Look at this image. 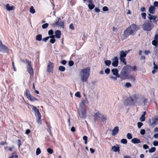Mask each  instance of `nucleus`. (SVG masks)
I'll use <instances>...</instances> for the list:
<instances>
[{
  "instance_id": "obj_1",
  "label": "nucleus",
  "mask_w": 158,
  "mask_h": 158,
  "mask_svg": "<svg viewBox=\"0 0 158 158\" xmlns=\"http://www.w3.org/2000/svg\"><path fill=\"white\" fill-rule=\"evenodd\" d=\"M131 66L127 64L123 66L119 74V78L123 80L127 79L131 71Z\"/></svg>"
},
{
  "instance_id": "obj_2",
  "label": "nucleus",
  "mask_w": 158,
  "mask_h": 158,
  "mask_svg": "<svg viewBox=\"0 0 158 158\" xmlns=\"http://www.w3.org/2000/svg\"><path fill=\"white\" fill-rule=\"evenodd\" d=\"M90 69L89 67L86 68L82 69L80 72V74L81 80L82 82H87L88 79L90 75Z\"/></svg>"
},
{
  "instance_id": "obj_3",
  "label": "nucleus",
  "mask_w": 158,
  "mask_h": 158,
  "mask_svg": "<svg viewBox=\"0 0 158 158\" xmlns=\"http://www.w3.org/2000/svg\"><path fill=\"white\" fill-rule=\"evenodd\" d=\"M33 107L32 108V110L34 111L36 117V119L37 123L39 124H41V114L39 111V110L37 108L36 106H34L32 105Z\"/></svg>"
},
{
  "instance_id": "obj_4",
  "label": "nucleus",
  "mask_w": 158,
  "mask_h": 158,
  "mask_svg": "<svg viewBox=\"0 0 158 158\" xmlns=\"http://www.w3.org/2000/svg\"><path fill=\"white\" fill-rule=\"evenodd\" d=\"M129 52V50L125 51H121L119 53V59L121 61L123 62L125 65L127 63L125 57L126 56L127 54Z\"/></svg>"
},
{
  "instance_id": "obj_5",
  "label": "nucleus",
  "mask_w": 158,
  "mask_h": 158,
  "mask_svg": "<svg viewBox=\"0 0 158 158\" xmlns=\"http://www.w3.org/2000/svg\"><path fill=\"white\" fill-rule=\"evenodd\" d=\"M131 99L127 98L125 100L124 104L126 105H132L134 104V102L136 99V97L135 95L134 94L130 97Z\"/></svg>"
},
{
  "instance_id": "obj_6",
  "label": "nucleus",
  "mask_w": 158,
  "mask_h": 158,
  "mask_svg": "<svg viewBox=\"0 0 158 158\" xmlns=\"http://www.w3.org/2000/svg\"><path fill=\"white\" fill-rule=\"evenodd\" d=\"M111 72L113 75L115 76H110L109 77L114 80H116L117 78L119 77V74H118V71L117 69H114L111 70Z\"/></svg>"
},
{
  "instance_id": "obj_7",
  "label": "nucleus",
  "mask_w": 158,
  "mask_h": 158,
  "mask_svg": "<svg viewBox=\"0 0 158 158\" xmlns=\"http://www.w3.org/2000/svg\"><path fill=\"white\" fill-rule=\"evenodd\" d=\"M52 25L53 26H58L64 28V22L63 20H61L60 18H57V19H56L54 23H53Z\"/></svg>"
},
{
  "instance_id": "obj_8",
  "label": "nucleus",
  "mask_w": 158,
  "mask_h": 158,
  "mask_svg": "<svg viewBox=\"0 0 158 158\" xmlns=\"http://www.w3.org/2000/svg\"><path fill=\"white\" fill-rule=\"evenodd\" d=\"M24 94L26 96L27 98L31 101H38L39 100L37 98L31 96L29 90L28 89L26 90Z\"/></svg>"
},
{
  "instance_id": "obj_9",
  "label": "nucleus",
  "mask_w": 158,
  "mask_h": 158,
  "mask_svg": "<svg viewBox=\"0 0 158 158\" xmlns=\"http://www.w3.org/2000/svg\"><path fill=\"white\" fill-rule=\"evenodd\" d=\"M133 33L129 28H127L124 32V37L122 39V40H123L126 39L129 35H132Z\"/></svg>"
},
{
  "instance_id": "obj_10",
  "label": "nucleus",
  "mask_w": 158,
  "mask_h": 158,
  "mask_svg": "<svg viewBox=\"0 0 158 158\" xmlns=\"http://www.w3.org/2000/svg\"><path fill=\"white\" fill-rule=\"evenodd\" d=\"M143 29L146 31H150L152 29L150 23L148 22H145L143 25Z\"/></svg>"
},
{
  "instance_id": "obj_11",
  "label": "nucleus",
  "mask_w": 158,
  "mask_h": 158,
  "mask_svg": "<svg viewBox=\"0 0 158 158\" xmlns=\"http://www.w3.org/2000/svg\"><path fill=\"white\" fill-rule=\"evenodd\" d=\"M26 64L28 65L27 71L28 73L31 75L33 74V70L31 66V62L30 61L26 60Z\"/></svg>"
},
{
  "instance_id": "obj_12",
  "label": "nucleus",
  "mask_w": 158,
  "mask_h": 158,
  "mask_svg": "<svg viewBox=\"0 0 158 158\" xmlns=\"http://www.w3.org/2000/svg\"><path fill=\"white\" fill-rule=\"evenodd\" d=\"M154 38V39L152 42V44L154 46L155 48H157L158 47V34H156Z\"/></svg>"
},
{
  "instance_id": "obj_13",
  "label": "nucleus",
  "mask_w": 158,
  "mask_h": 158,
  "mask_svg": "<svg viewBox=\"0 0 158 158\" xmlns=\"http://www.w3.org/2000/svg\"><path fill=\"white\" fill-rule=\"evenodd\" d=\"M131 31L133 33L137 31L138 29V28L137 25L135 24H132L128 27Z\"/></svg>"
},
{
  "instance_id": "obj_14",
  "label": "nucleus",
  "mask_w": 158,
  "mask_h": 158,
  "mask_svg": "<svg viewBox=\"0 0 158 158\" xmlns=\"http://www.w3.org/2000/svg\"><path fill=\"white\" fill-rule=\"evenodd\" d=\"M112 65L114 67L118 66V57L117 56L114 57L112 59Z\"/></svg>"
},
{
  "instance_id": "obj_15",
  "label": "nucleus",
  "mask_w": 158,
  "mask_h": 158,
  "mask_svg": "<svg viewBox=\"0 0 158 158\" xmlns=\"http://www.w3.org/2000/svg\"><path fill=\"white\" fill-rule=\"evenodd\" d=\"M53 64L49 61L47 67V72H53Z\"/></svg>"
},
{
  "instance_id": "obj_16",
  "label": "nucleus",
  "mask_w": 158,
  "mask_h": 158,
  "mask_svg": "<svg viewBox=\"0 0 158 158\" xmlns=\"http://www.w3.org/2000/svg\"><path fill=\"white\" fill-rule=\"evenodd\" d=\"M0 52H2L4 53L8 52V48L6 46L3 45L0 46Z\"/></svg>"
},
{
  "instance_id": "obj_17",
  "label": "nucleus",
  "mask_w": 158,
  "mask_h": 158,
  "mask_svg": "<svg viewBox=\"0 0 158 158\" xmlns=\"http://www.w3.org/2000/svg\"><path fill=\"white\" fill-rule=\"evenodd\" d=\"M79 114L80 118H85L86 117V111L85 110H81Z\"/></svg>"
},
{
  "instance_id": "obj_18",
  "label": "nucleus",
  "mask_w": 158,
  "mask_h": 158,
  "mask_svg": "<svg viewBox=\"0 0 158 158\" xmlns=\"http://www.w3.org/2000/svg\"><path fill=\"white\" fill-rule=\"evenodd\" d=\"M119 131V127L118 126H116L112 130V135L114 136L117 135Z\"/></svg>"
},
{
  "instance_id": "obj_19",
  "label": "nucleus",
  "mask_w": 158,
  "mask_h": 158,
  "mask_svg": "<svg viewBox=\"0 0 158 158\" xmlns=\"http://www.w3.org/2000/svg\"><path fill=\"white\" fill-rule=\"evenodd\" d=\"M101 114L99 113L98 112L96 113L94 116V121H95L97 120L98 119L101 118Z\"/></svg>"
},
{
  "instance_id": "obj_20",
  "label": "nucleus",
  "mask_w": 158,
  "mask_h": 158,
  "mask_svg": "<svg viewBox=\"0 0 158 158\" xmlns=\"http://www.w3.org/2000/svg\"><path fill=\"white\" fill-rule=\"evenodd\" d=\"M55 36L56 38L59 39L60 38L61 35V32L60 31L56 30L55 32Z\"/></svg>"
},
{
  "instance_id": "obj_21",
  "label": "nucleus",
  "mask_w": 158,
  "mask_h": 158,
  "mask_svg": "<svg viewBox=\"0 0 158 158\" xmlns=\"http://www.w3.org/2000/svg\"><path fill=\"white\" fill-rule=\"evenodd\" d=\"M131 142L134 144H137L140 143V141L139 139L135 138L131 139Z\"/></svg>"
},
{
  "instance_id": "obj_22",
  "label": "nucleus",
  "mask_w": 158,
  "mask_h": 158,
  "mask_svg": "<svg viewBox=\"0 0 158 158\" xmlns=\"http://www.w3.org/2000/svg\"><path fill=\"white\" fill-rule=\"evenodd\" d=\"M155 8L154 6H151L149 8L148 11L151 14H154Z\"/></svg>"
},
{
  "instance_id": "obj_23",
  "label": "nucleus",
  "mask_w": 158,
  "mask_h": 158,
  "mask_svg": "<svg viewBox=\"0 0 158 158\" xmlns=\"http://www.w3.org/2000/svg\"><path fill=\"white\" fill-rule=\"evenodd\" d=\"M128 79H129L131 82H134L136 80L135 77L131 75H129Z\"/></svg>"
},
{
  "instance_id": "obj_24",
  "label": "nucleus",
  "mask_w": 158,
  "mask_h": 158,
  "mask_svg": "<svg viewBox=\"0 0 158 158\" xmlns=\"http://www.w3.org/2000/svg\"><path fill=\"white\" fill-rule=\"evenodd\" d=\"M111 150L114 152H117L119 151V147L115 146L112 147Z\"/></svg>"
},
{
  "instance_id": "obj_25",
  "label": "nucleus",
  "mask_w": 158,
  "mask_h": 158,
  "mask_svg": "<svg viewBox=\"0 0 158 158\" xmlns=\"http://www.w3.org/2000/svg\"><path fill=\"white\" fill-rule=\"evenodd\" d=\"M152 123H151V125L152 126L154 125L158 124V122L157 123V121L155 117L152 118Z\"/></svg>"
},
{
  "instance_id": "obj_26",
  "label": "nucleus",
  "mask_w": 158,
  "mask_h": 158,
  "mask_svg": "<svg viewBox=\"0 0 158 158\" xmlns=\"http://www.w3.org/2000/svg\"><path fill=\"white\" fill-rule=\"evenodd\" d=\"M13 6H10L9 4H7L6 5V9L7 10H12L13 9Z\"/></svg>"
},
{
  "instance_id": "obj_27",
  "label": "nucleus",
  "mask_w": 158,
  "mask_h": 158,
  "mask_svg": "<svg viewBox=\"0 0 158 158\" xmlns=\"http://www.w3.org/2000/svg\"><path fill=\"white\" fill-rule=\"evenodd\" d=\"M157 18V17L156 15L153 16L152 15V16L151 17H148V19H149L150 20H153V22L154 23H156V19Z\"/></svg>"
},
{
  "instance_id": "obj_28",
  "label": "nucleus",
  "mask_w": 158,
  "mask_h": 158,
  "mask_svg": "<svg viewBox=\"0 0 158 158\" xmlns=\"http://www.w3.org/2000/svg\"><path fill=\"white\" fill-rule=\"evenodd\" d=\"M42 35L41 34L37 35L36 36V40L38 41H40L42 40Z\"/></svg>"
},
{
  "instance_id": "obj_29",
  "label": "nucleus",
  "mask_w": 158,
  "mask_h": 158,
  "mask_svg": "<svg viewBox=\"0 0 158 158\" xmlns=\"http://www.w3.org/2000/svg\"><path fill=\"white\" fill-rule=\"evenodd\" d=\"M101 120L103 122H106V121L107 120V118L106 116L103 115H101Z\"/></svg>"
},
{
  "instance_id": "obj_30",
  "label": "nucleus",
  "mask_w": 158,
  "mask_h": 158,
  "mask_svg": "<svg viewBox=\"0 0 158 158\" xmlns=\"http://www.w3.org/2000/svg\"><path fill=\"white\" fill-rule=\"evenodd\" d=\"M104 63L106 66H109L110 65L111 62L110 60H106L105 61Z\"/></svg>"
},
{
  "instance_id": "obj_31",
  "label": "nucleus",
  "mask_w": 158,
  "mask_h": 158,
  "mask_svg": "<svg viewBox=\"0 0 158 158\" xmlns=\"http://www.w3.org/2000/svg\"><path fill=\"white\" fill-rule=\"evenodd\" d=\"M142 102H139V105H140L142 104H143L144 105L146 104L147 100L146 99L144 98H142Z\"/></svg>"
},
{
  "instance_id": "obj_32",
  "label": "nucleus",
  "mask_w": 158,
  "mask_h": 158,
  "mask_svg": "<svg viewBox=\"0 0 158 158\" xmlns=\"http://www.w3.org/2000/svg\"><path fill=\"white\" fill-rule=\"evenodd\" d=\"M58 69L61 72H64L65 70V68L64 66H60L59 67Z\"/></svg>"
},
{
  "instance_id": "obj_33",
  "label": "nucleus",
  "mask_w": 158,
  "mask_h": 158,
  "mask_svg": "<svg viewBox=\"0 0 158 158\" xmlns=\"http://www.w3.org/2000/svg\"><path fill=\"white\" fill-rule=\"evenodd\" d=\"M30 12L32 14H34L35 12V10L34 9L33 6H31L30 8Z\"/></svg>"
},
{
  "instance_id": "obj_34",
  "label": "nucleus",
  "mask_w": 158,
  "mask_h": 158,
  "mask_svg": "<svg viewBox=\"0 0 158 158\" xmlns=\"http://www.w3.org/2000/svg\"><path fill=\"white\" fill-rule=\"evenodd\" d=\"M88 6L90 10H92L94 7L95 6L93 4H89Z\"/></svg>"
},
{
  "instance_id": "obj_35",
  "label": "nucleus",
  "mask_w": 158,
  "mask_h": 158,
  "mask_svg": "<svg viewBox=\"0 0 158 158\" xmlns=\"http://www.w3.org/2000/svg\"><path fill=\"white\" fill-rule=\"evenodd\" d=\"M156 150V148L154 147H152L151 149L149 150V152L150 153H152L154 152Z\"/></svg>"
},
{
  "instance_id": "obj_36",
  "label": "nucleus",
  "mask_w": 158,
  "mask_h": 158,
  "mask_svg": "<svg viewBox=\"0 0 158 158\" xmlns=\"http://www.w3.org/2000/svg\"><path fill=\"white\" fill-rule=\"evenodd\" d=\"M52 38V36H48L42 39L43 41L46 42L49 38Z\"/></svg>"
},
{
  "instance_id": "obj_37",
  "label": "nucleus",
  "mask_w": 158,
  "mask_h": 158,
  "mask_svg": "<svg viewBox=\"0 0 158 158\" xmlns=\"http://www.w3.org/2000/svg\"><path fill=\"white\" fill-rule=\"evenodd\" d=\"M121 142L123 144H125L127 143V140L125 139H123L121 140Z\"/></svg>"
},
{
  "instance_id": "obj_38",
  "label": "nucleus",
  "mask_w": 158,
  "mask_h": 158,
  "mask_svg": "<svg viewBox=\"0 0 158 158\" xmlns=\"http://www.w3.org/2000/svg\"><path fill=\"white\" fill-rule=\"evenodd\" d=\"M52 38H51V39L50 40V42L52 44H53L55 42V37L54 36H52Z\"/></svg>"
},
{
  "instance_id": "obj_39",
  "label": "nucleus",
  "mask_w": 158,
  "mask_h": 158,
  "mask_svg": "<svg viewBox=\"0 0 158 158\" xmlns=\"http://www.w3.org/2000/svg\"><path fill=\"white\" fill-rule=\"evenodd\" d=\"M127 137L128 139H131L132 138L131 134L129 133H127Z\"/></svg>"
},
{
  "instance_id": "obj_40",
  "label": "nucleus",
  "mask_w": 158,
  "mask_h": 158,
  "mask_svg": "<svg viewBox=\"0 0 158 158\" xmlns=\"http://www.w3.org/2000/svg\"><path fill=\"white\" fill-rule=\"evenodd\" d=\"M41 153V151L40 148H37L36 152V155H38L40 154Z\"/></svg>"
},
{
  "instance_id": "obj_41",
  "label": "nucleus",
  "mask_w": 158,
  "mask_h": 158,
  "mask_svg": "<svg viewBox=\"0 0 158 158\" xmlns=\"http://www.w3.org/2000/svg\"><path fill=\"white\" fill-rule=\"evenodd\" d=\"M47 151L50 154H52L53 152L52 149L50 148H48L47 149Z\"/></svg>"
},
{
  "instance_id": "obj_42",
  "label": "nucleus",
  "mask_w": 158,
  "mask_h": 158,
  "mask_svg": "<svg viewBox=\"0 0 158 158\" xmlns=\"http://www.w3.org/2000/svg\"><path fill=\"white\" fill-rule=\"evenodd\" d=\"M48 26V23H45L42 25V27L43 29H45L47 28Z\"/></svg>"
},
{
  "instance_id": "obj_43",
  "label": "nucleus",
  "mask_w": 158,
  "mask_h": 158,
  "mask_svg": "<svg viewBox=\"0 0 158 158\" xmlns=\"http://www.w3.org/2000/svg\"><path fill=\"white\" fill-rule=\"evenodd\" d=\"M83 139L85 140V143L86 144L87 143V139L88 138L86 136H84L83 137Z\"/></svg>"
},
{
  "instance_id": "obj_44",
  "label": "nucleus",
  "mask_w": 158,
  "mask_h": 158,
  "mask_svg": "<svg viewBox=\"0 0 158 158\" xmlns=\"http://www.w3.org/2000/svg\"><path fill=\"white\" fill-rule=\"evenodd\" d=\"M145 120V116L141 115V117L140 118V120L141 122H143Z\"/></svg>"
},
{
  "instance_id": "obj_45",
  "label": "nucleus",
  "mask_w": 158,
  "mask_h": 158,
  "mask_svg": "<svg viewBox=\"0 0 158 158\" xmlns=\"http://www.w3.org/2000/svg\"><path fill=\"white\" fill-rule=\"evenodd\" d=\"M143 125L142 123L139 122L137 123V126L139 128H140Z\"/></svg>"
},
{
  "instance_id": "obj_46",
  "label": "nucleus",
  "mask_w": 158,
  "mask_h": 158,
  "mask_svg": "<svg viewBox=\"0 0 158 158\" xmlns=\"http://www.w3.org/2000/svg\"><path fill=\"white\" fill-rule=\"evenodd\" d=\"M141 16L144 19H145L146 18V14L145 13H142L141 14Z\"/></svg>"
},
{
  "instance_id": "obj_47",
  "label": "nucleus",
  "mask_w": 158,
  "mask_h": 158,
  "mask_svg": "<svg viewBox=\"0 0 158 158\" xmlns=\"http://www.w3.org/2000/svg\"><path fill=\"white\" fill-rule=\"evenodd\" d=\"M125 86L127 88H129L130 87H131V85L130 83L127 82L126 83Z\"/></svg>"
},
{
  "instance_id": "obj_48",
  "label": "nucleus",
  "mask_w": 158,
  "mask_h": 158,
  "mask_svg": "<svg viewBox=\"0 0 158 158\" xmlns=\"http://www.w3.org/2000/svg\"><path fill=\"white\" fill-rule=\"evenodd\" d=\"M69 28L72 30H74V27L73 24V23H71L69 26Z\"/></svg>"
},
{
  "instance_id": "obj_49",
  "label": "nucleus",
  "mask_w": 158,
  "mask_h": 158,
  "mask_svg": "<svg viewBox=\"0 0 158 158\" xmlns=\"http://www.w3.org/2000/svg\"><path fill=\"white\" fill-rule=\"evenodd\" d=\"M75 96L78 98H80L81 97L80 93L79 92H77L75 94Z\"/></svg>"
},
{
  "instance_id": "obj_50",
  "label": "nucleus",
  "mask_w": 158,
  "mask_h": 158,
  "mask_svg": "<svg viewBox=\"0 0 158 158\" xmlns=\"http://www.w3.org/2000/svg\"><path fill=\"white\" fill-rule=\"evenodd\" d=\"M110 70L109 68H107L105 70V72L107 74H108L110 73Z\"/></svg>"
},
{
  "instance_id": "obj_51",
  "label": "nucleus",
  "mask_w": 158,
  "mask_h": 158,
  "mask_svg": "<svg viewBox=\"0 0 158 158\" xmlns=\"http://www.w3.org/2000/svg\"><path fill=\"white\" fill-rule=\"evenodd\" d=\"M61 64L63 65H65L67 63V61L66 60H62L60 62Z\"/></svg>"
},
{
  "instance_id": "obj_52",
  "label": "nucleus",
  "mask_w": 158,
  "mask_h": 158,
  "mask_svg": "<svg viewBox=\"0 0 158 158\" xmlns=\"http://www.w3.org/2000/svg\"><path fill=\"white\" fill-rule=\"evenodd\" d=\"M74 64L73 61L71 60L69 62V66H72Z\"/></svg>"
},
{
  "instance_id": "obj_53",
  "label": "nucleus",
  "mask_w": 158,
  "mask_h": 158,
  "mask_svg": "<svg viewBox=\"0 0 158 158\" xmlns=\"http://www.w3.org/2000/svg\"><path fill=\"white\" fill-rule=\"evenodd\" d=\"M54 33L53 31L51 29L48 31V34L49 35H52Z\"/></svg>"
},
{
  "instance_id": "obj_54",
  "label": "nucleus",
  "mask_w": 158,
  "mask_h": 158,
  "mask_svg": "<svg viewBox=\"0 0 158 158\" xmlns=\"http://www.w3.org/2000/svg\"><path fill=\"white\" fill-rule=\"evenodd\" d=\"M140 133L142 135H144L145 133V130L144 129H141L140 131Z\"/></svg>"
},
{
  "instance_id": "obj_55",
  "label": "nucleus",
  "mask_w": 158,
  "mask_h": 158,
  "mask_svg": "<svg viewBox=\"0 0 158 158\" xmlns=\"http://www.w3.org/2000/svg\"><path fill=\"white\" fill-rule=\"evenodd\" d=\"M102 10L104 11H106L108 10V8L107 6H105L103 7Z\"/></svg>"
},
{
  "instance_id": "obj_56",
  "label": "nucleus",
  "mask_w": 158,
  "mask_h": 158,
  "mask_svg": "<svg viewBox=\"0 0 158 158\" xmlns=\"http://www.w3.org/2000/svg\"><path fill=\"white\" fill-rule=\"evenodd\" d=\"M153 65L154 66L153 68L154 69H158V66L157 64H155V62H153Z\"/></svg>"
},
{
  "instance_id": "obj_57",
  "label": "nucleus",
  "mask_w": 158,
  "mask_h": 158,
  "mask_svg": "<svg viewBox=\"0 0 158 158\" xmlns=\"http://www.w3.org/2000/svg\"><path fill=\"white\" fill-rule=\"evenodd\" d=\"M153 144L154 146H157L158 145V142L156 141H153Z\"/></svg>"
},
{
  "instance_id": "obj_58",
  "label": "nucleus",
  "mask_w": 158,
  "mask_h": 158,
  "mask_svg": "<svg viewBox=\"0 0 158 158\" xmlns=\"http://www.w3.org/2000/svg\"><path fill=\"white\" fill-rule=\"evenodd\" d=\"M132 70L133 71H135L137 70V67L135 65L133 67H131V70Z\"/></svg>"
},
{
  "instance_id": "obj_59",
  "label": "nucleus",
  "mask_w": 158,
  "mask_h": 158,
  "mask_svg": "<svg viewBox=\"0 0 158 158\" xmlns=\"http://www.w3.org/2000/svg\"><path fill=\"white\" fill-rule=\"evenodd\" d=\"M143 148L145 149H147L149 148V146L147 144H144L143 145Z\"/></svg>"
},
{
  "instance_id": "obj_60",
  "label": "nucleus",
  "mask_w": 158,
  "mask_h": 158,
  "mask_svg": "<svg viewBox=\"0 0 158 158\" xmlns=\"http://www.w3.org/2000/svg\"><path fill=\"white\" fill-rule=\"evenodd\" d=\"M140 11L142 12L146 11L145 8L144 7H141L140 8Z\"/></svg>"
},
{
  "instance_id": "obj_61",
  "label": "nucleus",
  "mask_w": 158,
  "mask_h": 158,
  "mask_svg": "<svg viewBox=\"0 0 158 158\" xmlns=\"http://www.w3.org/2000/svg\"><path fill=\"white\" fill-rule=\"evenodd\" d=\"M94 10V11L95 12H98V13L100 11V10L97 7L95 8Z\"/></svg>"
},
{
  "instance_id": "obj_62",
  "label": "nucleus",
  "mask_w": 158,
  "mask_h": 158,
  "mask_svg": "<svg viewBox=\"0 0 158 158\" xmlns=\"http://www.w3.org/2000/svg\"><path fill=\"white\" fill-rule=\"evenodd\" d=\"M144 53L145 55H148L150 53V52L149 50H145Z\"/></svg>"
},
{
  "instance_id": "obj_63",
  "label": "nucleus",
  "mask_w": 158,
  "mask_h": 158,
  "mask_svg": "<svg viewBox=\"0 0 158 158\" xmlns=\"http://www.w3.org/2000/svg\"><path fill=\"white\" fill-rule=\"evenodd\" d=\"M154 6H158V2L155 1L153 4Z\"/></svg>"
},
{
  "instance_id": "obj_64",
  "label": "nucleus",
  "mask_w": 158,
  "mask_h": 158,
  "mask_svg": "<svg viewBox=\"0 0 158 158\" xmlns=\"http://www.w3.org/2000/svg\"><path fill=\"white\" fill-rule=\"evenodd\" d=\"M90 151L91 153H93L95 152L94 150L92 148H90Z\"/></svg>"
}]
</instances>
